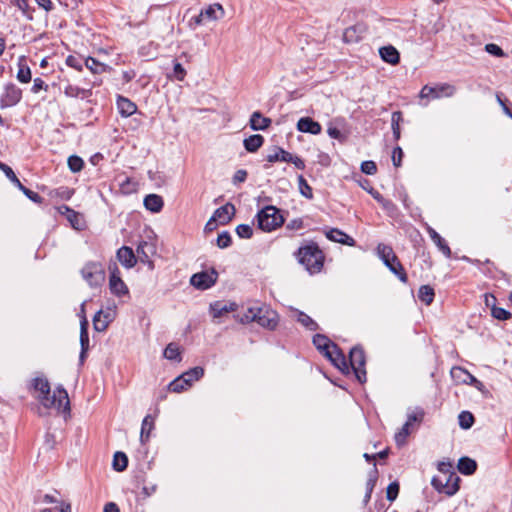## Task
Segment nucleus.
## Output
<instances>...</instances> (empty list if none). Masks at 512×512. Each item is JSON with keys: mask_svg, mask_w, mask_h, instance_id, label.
<instances>
[{"mask_svg": "<svg viewBox=\"0 0 512 512\" xmlns=\"http://www.w3.org/2000/svg\"><path fill=\"white\" fill-rule=\"evenodd\" d=\"M30 389H33L37 395L35 396L45 408L69 409V398L67 391L59 386L51 394V388L45 377H36L31 380Z\"/></svg>", "mask_w": 512, "mask_h": 512, "instance_id": "f257e3e1", "label": "nucleus"}, {"mask_svg": "<svg viewBox=\"0 0 512 512\" xmlns=\"http://www.w3.org/2000/svg\"><path fill=\"white\" fill-rule=\"evenodd\" d=\"M295 255L310 273H317L323 267L324 255L315 243L300 247Z\"/></svg>", "mask_w": 512, "mask_h": 512, "instance_id": "f03ea898", "label": "nucleus"}, {"mask_svg": "<svg viewBox=\"0 0 512 512\" xmlns=\"http://www.w3.org/2000/svg\"><path fill=\"white\" fill-rule=\"evenodd\" d=\"M257 223L259 229L265 232H271L284 223V218L275 206H266L257 213Z\"/></svg>", "mask_w": 512, "mask_h": 512, "instance_id": "7ed1b4c3", "label": "nucleus"}, {"mask_svg": "<svg viewBox=\"0 0 512 512\" xmlns=\"http://www.w3.org/2000/svg\"><path fill=\"white\" fill-rule=\"evenodd\" d=\"M348 364L350 369L353 370L357 380L360 383L366 382V358L364 350L361 347L356 346L350 350Z\"/></svg>", "mask_w": 512, "mask_h": 512, "instance_id": "20e7f679", "label": "nucleus"}, {"mask_svg": "<svg viewBox=\"0 0 512 512\" xmlns=\"http://www.w3.org/2000/svg\"><path fill=\"white\" fill-rule=\"evenodd\" d=\"M81 275L91 287H98L105 280V271L98 262L86 263L81 269Z\"/></svg>", "mask_w": 512, "mask_h": 512, "instance_id": "39448f33", "label": "nucleus"}, {"mask_svg": "<svg viewBox=\"0 0 512 512\" xmlns=\"http://www.w3.org/2000/svg\"><path fill=\"white\" fill-rule=\"evenodd\" d=\"M460 478L456 473H450L444 479L433 477L431 485L439 492L447 496H453L459 490Z\"/></svg>", "mask_w": 512, "mask_h": 512, "instance_id": "423d86ee", "label": "nucleus"}, {"mask_svg": "<svg viewBox=\"0 0 512 512\" xmlns=\"http://www.w3.org/2000/svg\"><path fill=\"white\" fill-rule=\"evenodd\" d=\"M456 92V88L448 83L439 84L435 87L425 85L420 91L421 99H438L441 97H452Z\"/></svg>", "mask_w": 512, "mask_h": 512, "instance_id": "0eeeda50", "label": "nucleus"}, {"mask_svg": "<svg viewBox=\"0 0 512 512\" xmlns=\"http://www.w3.org/2000/svg\"><path fill=\"white\" fill-rule=\"evenodd\" d=\"M109 272V288L111 293L118 297L128 294V287L121 279L120 271L115 263L109 265Z\"/></svg>", "mask_w": 512, "mask_h": 512, "instance_id": "6e6552de", "label": "nucleus"}, {"mask_svg": "<svg viewBox=\"0 0 512 512\" xmlns=\"http://www.w3.org/2000/svg\"><path fill=\"white\" fill-rule=\"evenodd\" d=\"M22 98V90L13 83H8L4 87V92L0 98V107L7 108L15 106Z\"/></svg>", "mask_w": 512, "mask_h": 512, "instance_id": "1a4fd4ad", "label": "nucleus"}, {"mask_svg": "<svg viewBox=\"0 0 512 512\" xmlns=\"http://www.w3.org/2000/svg\"><path fill=\"white\" fill-rule=\"evenodd\" d=\"M217 277L218 273L212 269L210 272L193 274L190 283L197 289L206 290L216 283Z\"/></svg>", "mask_w": 512, "mask_h": 512, "instance_id": "9d476101", "label": "nucleus"}, {"mask_svg": "<svg viewBox=\"0 0 512 512\" xmlns=\"http://www.w3.org/2000/svg\"><path fill=\"white\" fill-rule=\"evenodd\" d=\"M325 357L331 361V363L337 367L342 373L347 374L350 372V366L345 355L341 349L336 345H332L330 351H326Z\"/></svg>", "mask_w": 512, "mask_h": 512, "instance_id": "9b49d317", "label": "nucleus"}, {"mask_svg": "<svg viewBox=\"0 0 512 512\" xmlns=\"http://www.w3.org/2000/svg\"><path fill=\"white\" fill-rule=\"evenodd\" d=\"M256 322L264 328L273 330L278 324V315L268 308L256 309Z\"/></svg>", "mask_w": 512, "mask_h": 512, "instance_id": "f8f14e48", "label": "nucleus"}, {"mask_svg": "<svg viewBox=\"0 0 512 512\" xmlns=\"http://www.w3.org/2000/svg\"><path fill=\"white\" fill-rule=\"evenodd\" d=\"M114 317L115 311L112 309L98 311L93 318L94 329L98 332L105 331L108 325L114 320Z\"/></svg>", "mask_w": 512, "mask_h": 512, "instance_id": "ddd939ff", "label": "nucleus"}, {"mask_svg": "<svg viewBox=\"0 0 512 512\" xmlns=\"http://www.w3.org/2000/svg\"><path fill=\"white\" fill-rule=\"evenodd\" d=\"M136 252L139 260L144 264H148L150 269H153L154 264L150 260V255L155 253L154 245L146 241H142L137 246Z\"/></svg>", "mask_w": 512, "mask_h": 512, "instance_id": "4468645a", "label": "nucleus"}, {"mask_svg": "<svg viewBox=\"0 0 512 512\" xmlns=\"http://www.w3.org/2000/svg\"><path fill=\"white\" fill-rule=\"evenodd\" d=\"M297 129L303 133H310L312 135H318L321 133L322 127L310 117H302L297 122Z\"/></svg>", "mask_w": 512, "mask_h": 512, "instance_id": "2eb2a0df", "label": "nucleus"}, {"mask_svg": "<svg viewBox=\"0 0 512 512\" xmlns=\"http://www.w3.org/2000/svg\"><path fill=\"white\" fill-rule=\"evenodd\" d=\"M117 259L126 268H132L137 263V257L135 256L132 248L128 246H122L117 251Z\"/></svg>", "mask_w": 512, "mask_h": 512, "instance_id": "dca6fc26", "label": "nucleus"}, {"mask_svg": "<svg viewBox=\"0 0 512 512\" xmlns=\"http://www.w3.org/2000/svg\"><path fill=\"white\" fill-rule=\"evenodd\" d=\"M235 211L234 205L227 203L216 209L213 216L220 224L225 225L231 221L232 217L235 215Z\"/></svg>", "mask_w": 512, "mask_h": 512, "instance_id": "f3484780", "label": "nucleus"}, {"mask_svg": "<svg viewBox=\"0 0 512 512\" xmlns=\"http://www.w3.org/2000/svg\"><path fill=\"white\" fill-rule=\"evenodd\" d=\"M365 31V27L361 24L348 27L343 33V40L346 43H356L363 38Z\"/></svg>", "mask_w": 512, "mask_h": 512, "instance_id": "a211bd4d", "label": "nucleus"}, {"mask_svg": "<svg viewBox=\"0 0 512 512\" xmlns=\"http://www.w3.org/2000/svg\"><path fill=\"white\" fill-rule=\"evenodd\" d=\"M326 237L334 242L345 244L348 246H354L355 240L337 228H331L326 232Z\"/></svg>", "mask_w": 512, "mask_h": 512, "instance_id": "6ab92c4d", "label": "nucleus"}, {"mask_svg": "<svg viewBox=\"0 0 512 512\" xmlns=\"http://www.w3.org/2000/svg\"><path fill=\"white\" fill-rule=\"evenodd\" d=\"M380 57L383 61L391 64L396 65L400 61V54L397 51V49L391 45L381 47L379 49Z\"/></svg>", "mask_w": 512, "mask_h": 512, "instance_id": "aec40b11", "label": "nucleus"}, {"mask_svg": "<svg viewBox=\"0 0 512 512\" xmlns=\"http://www.w3.org/2000/svg\"><path fill=\"white\" fill-rule=\"evenodd\" d=\"M117 108H118L119 113L123 117H129V116L133 115L137 110L136 104L133 103L128 98L123 97V96H118Z\"/></svg>", "mask_w": 512, "mask_h": 512, "instance_id": "412c9836", "label": "nucleus"}, {"mask_svg": "<svg viewBox=\"0 0 512 512\" xmlns=\"http://www.w3.org/2000/svg\"><path fill=\"white\" fill-rule=\"evenodd\" d=\"M428 234L438 249L447 257H451V249L446 241L431 227H428Z\"/></svg>", "mask_w": 512, "mask_h": 512, "instance_id": "4be33fe9", "label": "nucleus"}, {"mask_svg": "<svg viewBox=\"0 0 512 512\" xmlns=\"http://www.w3.org/2000/svg\"><path fill=\"white\" fill-rule=\"evenodd\" d=\"M271 124V119L264 117L259 111H255L250 118V127L253 130H265Z\"/></svg>", "mask_w": 512, "mask_h": 512, "instance_id": "5701e85b", "label": "nucleus"}, {"mask_svg": "<svg viewBox=\"0 0 512 512\" xmlns=\"http://www.w3.org/2000/svg\"><path fill=\"white\" fill-rule=\"evenodd\" d=\"M164 202L161 196L149 194L144 198V206L147 210L157 213L163 208Z\"/></svg>", "mask_w": 512, "mask_h": 512, "instance_id": "b1692460", "label": "nucleus"}, {"mask_svg": "<svg viewBox=\"0 0 512 512\" xmlns=\"http://www.w3.org/2000/svg\"><path fill=\"white\" fill-rule=\"evenodd\" d=\"M313 344L315 345L316 349L324 356L326 351H330L332 349V345H336L327 336L323 334L314 335Z\"/></svg>", "mask_w": 512, "mask_h": 512, "instance_id": "393cba45", "label": "nucleus"}, {"mask_svg": "<svg viewBox=\"0 0 512 512\" xmlns=\"http://www.w3.org/2000/svg\"><path fill=\"white\" fill-rule=\"evenodd\" d=\"M224 15V10L221 4L209 5L207 8L201 10V16L208 20H218Z\"/></svg>", "mask_w": 512, "mask_h": 512, "instance_id": "a878e982", "label": "nucleus"}, {"mask_svg": "<svg viewBox=\"0 0 512 512\" xmlns=\"http://www.w3.org/2000/svg\"><path fill=\"white\" fill-rule=\"evenodd\" d=\"M154 429V418L151 415H146L142 421L140 442L145 444L149 438L151 431Z\"/></svg>", "mask_w": 512, "mask_h": 512, "instance_id": "bb28decb", "label": "nucleus"}, {"mask_svg": "<svg viewBox=\"0 0 512 512\" xmlns=\"http://www.w3.org/2000/svg\"><path fill=\"white\" fill-rule=\"evenodd\" d=\"M457 467L460 473L472 475L477 469V463L469 457H462L459 459Z\"/></svg>", "mask_w": 512, "mask_h": 512, "instance_id": "cd10ccee", "label": "nucleus"}, {"mask_svg": "<svg viewBox=\"0 0 512 512\" xmlns=\"http://www.w3.org/2000/svg\"><path fill=\"white\" fill-rule=\"evenodd\" d=\"M64 94L67 97H81V98H88L92 95L91 89H82L77 86H74L72 84H67L64 88Z\"/></svg>", "mask_w": 512, "mask_h": 512, "instance_id": "c85d7f7f", "label": "nucleus"}, {"mask_svg": "<svg viewBox=\"0 0 512 512\" xmlns=\"http://www.w3.org/2000/svg\"><path fill=\"white\" fill-rule=\"evenodd\" d=\"M264 143L263 136L254 134L244 139V147L248 152H256Z\"/></svg>", "mask_w": 512, "mask_h": 512, "instance_id": "c756f323", "label": "nucleus"}, {"mask_svg": "<svg viewBox=\"0 0 512 512\" xmlns=\"http://www.w3.org/2000/svg\"><path fill=\"white\" fill-rule=\"evenodd\" d=\"M290 160H292V154L287 152L286 150H284L281 147H275L274 153L268 154V156H267V161L270 163H274L277 161H282V162L288 163V162H290Z\"/></svg>", "mask_w": 512, "mask_h": 512, "instance_id": "7c9ffc66", "label": "nucleus"}, {"mask_svg": "<svg viewBox=\"0 0 512 512\" xmlns=\"http://www.w3.org/2000/svg\"><path fill=\"white\" fill-rule=\"evenodd\" d=\"M385 265L390 269L391 272L398 276L400 281L403 283L407 282V274L397 257L395 262L390 260L389 262L385 263Z\"/></svg>", "mask_w": 512, "mask_h": 512, "instance_id": "2f4dec72", "label": "nucleus"}, {"mask_svg": "<svg viewBox=\"0 0 512 512\" xmlns=\"http://www.w3.org/2000/svg\"><path fill=\"white\" fill-rule=\"evenodd\" d=\"M204 375V369L202 367H194L190 370L184 372L181 374V377H184L186 380V383L191 386L194 381L199 380Z\"/></svg>", "mask_w": 512, "mask_h": 512, "instance_id": "473e14b6", "label": "nucleus"}, {"mask_svg": "<svg viewBox=\"0 0 512 512\" xmlns=\"http://www.w3.org/2000/svg\"><path fill=\"white\" fill-rule=\"evenodd\" d=\"M434 289L429 285H422L418 291V297L420 301L426 305H430L434 300Z\"/></svg>", "mask_w": 512, "mask_h": 512, "instance_id": "72a5a7b5", "label": "nucleus"}, {"mask_svg": "<svg viewBox=\"0 0 512 512\" xmlns=\"http://www.w3.org/2000/svg\"><path fill=\"white\" fill-rule=\"evenodd\" d=\"M113 468L114 470L121 472L127 468L128 458L123 452H116L113 457Z\"/></svg>", "mask_w": 512, "mask_h": 512, "instance_id": "f704fd0d", "label": "nucleus"}, {"mask_svg": "<svg viewBox=\"0 0 512 512\" xmlns=\"http://www.w3.org/2000/svg\"><path fill=\"white\" fill-rule=\"evenodd\" d=\"M63 208L66 210V219L69 221L71 226L74 229H80L81 228V219L78 212L74 211L70 207L63 205Z\"/></svg>", "mask_w": 512, "mask_h": 512, "instance_id": "c9c22d12", "label": "nucleus"}, {"mask_svg": "<svg viewBox=\"0 0 512 512\" xmlns=\"http://www.w3.org/2000/svg\"><path fill=\"white\" fill-rule=\"evenodd\" d=\"M80 344L83 349L89 348L88 321L85 316L80 322Z\"/></svg>", "mask_w": 512, "mask_h": 512, "instance_id": "e433bc0d", "label": "nucleus"}, {"mask_svg": "<svg viewBox=\"0 0 512 512\" xmlns=\"http://www.w3.org/2000/svg\"><path fill=\"white\" fill-rule=\"evenodd\" d=\"M377 251L381 259L384 261V263H387L390 260L394 262L396 261V255L390 246H387L385 244H379L377 246Z\"/></svg>", "mask_w": 512, "mask_h": 512, "instance_id": "4c0bfd02", "label": "nucleus"}, {"mask_svg": "<svg viewBox=\"0 0 512 512\" xmlns=\"http://www.w3.org/2000/svg\"><path fill=\"white\" fill-rule=\"evenodd\" d=\"M10 3L17 7L19 10L22 11V13L29 19L32 20V12L34 9H32L29 5V0H10Z\"/></svg>", "mask_w": 512, "mask_h": 512, "instance_id": "58836bf2", "label": "nucleus"}, {"mask_svg": "<svg viewBox=\"0 0 512 512\" xmlns=\"http://www.w3.org/2000/svg\"><path fill=\"white\" fill-rule=\"evenodd\" d=\"M18 67L17 79L21 83H29L32 78L30 68L23 61L19 62Z\"/></svg>", "mask_w": 512, "mask_h": 512, "instance_id": "ea45409f", "label": "nucleus"}, {"mask_svg": "<svg viewBox=\"0 0 512 512\" xmlns=\"http://www.w3.org/2000/svg\"><path fill=\"white\" fill-rule=\"evenodd\" d=\"M235 309V304H231L230 306H227L225 304H222L220 302H215L214 304H211V310L213 313V316L215 318H219L225 313L229 311H233Z\"/></svg>", "mask_w": 512, "mask_h": 512, "instance_id": "a19ab883", "label": "nucleus"}, {"mask_svg": "<svg viewBox=\"0 0 512 512\" xmlns=\"http://www.w3.org/2000/svg\"><path fill=\"white\" fill-rule=\"evenodd\" d=\"M297 321L310 331H315L318 329V324L304 312L298 313Z\"/></svg>", "mask_w": 512, "mask_h": 512, "instance_id": "79ce46f5", "label": "nucleus"}, {"mask_svg": "<svg viewBox=\"0 0 512 512\" xmlns=\"http://www.w3.org/2000/svg\"><path fill=\"white\" fill-rule=\"evenodd\" d=\"M474 416L469 411H462L458 416L459 426L462 429H469L474 424Z\"/></svg>", "mask_w": 512, "mask_h": 512, "instance_id": "37998d69", "label": "nucleus"}, {"mask_svg": "<svg viewBox=\"0 0 512 512\" xmlns=\"http://www.w3.org/2000/svg\"><path fill=\"white\" fill-rule=\"evenodd\" d=\"M298 186H299V191L302 196H304L307 199L313 198L312 188L307 183L306 179L302 175L298 176Z\"/></svg>", "mask_w": 512, "mask_h": 512, "instance_id": "c03bdc74", "label": "nucleus"}, {"mask_svg": "<svg viewBox=\"0 0 512 512\" xmlns=\"http://www.w3.org/2000/svg\"><path fill=\"white\" fill-rule=\"evenodd\" d=\"M169 390L175 393H180L187 389V387H190L187 383L184 377H177L169 384Z\"/></svg>", "mask_w": 512, "mask_h": 512, "instance_id": "a18cd8bd", "label": "nucleus"}, {"mask_svg": "<svg viewBox=\"0 0 512 512\" xmlns=\"http://www.w3.org/2000/svg\"><path fill=\"white\" fill-rule=\"evenodd\" d=\"M410 426L409 423H405L395 434V442L398 446H402L406 443V439L410 434Z\"/></svg>", "mask_w": 512, "mask_h": 512, "instance_id": "49530a36", "label": "nucleus"}, {"mask_svg": "<svg viewBox=\"0 0 512 512\" xmlns=\"http://www.w3.org/2000/svg\"><path fill=\"white\" fill-rule=\"evenodd\" d=\"M186 70L182 66L181 63H179L177 60L173 62V72L169 77L174 78L178 81H183L186 77Z\"/></svg>", "mask_w": 512, "mask_h": 512, "instance_id": "de8ad7c7", "label": "nucleus"}, {"mask_svg": "<svg viewBox=\"0 0 512 512\" xmlns=\"http://www.w3.org/2000/svg\"><path fill=\"white\" fill-rule=\"evenodd\" d=\"M457 373H463L466 375L464 382H469L470 384H473L477 388H480V386H482V383L480 381H478L472 374H470L465 369L460 368V367L452 369L453 376L457 375Z\"/></svg>", "mask_w": 512, "mask_h": 512, "instance_id": "09e8293b", "label": "nucleus"}, {"mask_svg": "<svg viewBox=\"0 0 512 512\" xmlns=\"http://www.w3.org/2000/svg\"><path fill=\"white\" fill-rule=\"evenodd\" d=\"M84 166V161L81 157L77 155H72L68 158V167L69 169L76 173L82 170Z\"/></svg>", "mask_w": 512, "mask_h": 512, "instance_id": "8fccbe9b", "label": "nucleus"}, {"mask_svg": "<svg viewBox=\"0 0 512 512\" xmlns=\"http://www.w3.org/2000/svg\"><path fill=\"white\" fill-rule=\"evenodd\" d=\"M84 63L85 66L95 74L105 71V65L92 57L87 58Z\"/></svg>", "mask_w": 512, "mask_h": 512, "instance_id": "3c124183", "label": "nucleus"}, {"mask_svg": "<svg viewBox=\"0 0 512 512\" xmlns=\"http://www.w3.org/2000/svg\"><path fill=\"white\" fill-rule=\"evenodd\" d=\"M164 357L169 360H181L178 346L174 343L168 344L164 350Z\"/></svg>", "mask_w": 512, "mask_h": 512, "instance_id": "603ef678", "label": "nucleus"}, {"mask_svg": "<svg viewBox=\"0 0 512 512\" xmlns=\"http://www.w3.org/2000/svg\"><path fill=\"white\" fill-rule=\"evenodd\" d=\"M399 490H400V486H399V483L397 481H394V482L390 483L388 485L387 491H386V498H387V500L390 501V502L395 501L396 498L398 497Z\"/></svg>", "mask_w": 512, "mask_h": 512, "instance_id": "864d4df0", "label": "nucleus"}, {"mask_svg": "<svg viewBox=\"0 0 512 512\" xmlns=\"http://www.w3.org/2000/svg\"><path fill=\"white\" fill-rule=\"evenodd\" d=\"M378 479V470L374 465V468L369 472L368 479L366 481V492H373V489L377 483Z\"/></svg>", "mask_w": 512, "mask_h": 512, "instance_id": "5fc2aeb1", "label": "nucleus"}, {"mask_svg": "<svg viewBox=\"0 0 512 512\" xmlns=\"http://www.w3.org/2000/svg\"><path fill=\"white\" fill-rule=\"evenodd\" d=\"M231 235L227 231H223L217 237V246L221 249L227 248L231 245Z\"/></svg>", "mask_w": 512, "mask_h": 512, "instance_id": "6e6d98bb", "label": "nucleus"}, {"mask_svg": "<svg viewBox=\"0 0 512 512\" xmlns=\"http://www.w3.org/2000/svg\"><path fill=\"white\" fill-rule=\"evenodd\" d=\"M236 234L240 238L249 239L253 235V230L250 225L240 224L236 227Z\"/></svg>", "mask_w": 512, "mask_h": 512, "instance_id": "4d7b16f0", "label": "nucleus"}, {"mask_svg": "<svg viewBox=\"0 0 512 512\" xmlns=\"http://www.w3.org/2000/svg\"><path fill=\"white\" fill-rule=\"evenodd\" d=\"M491 315L498 320H507L511 317V313L509 311L497 306L492 309Z\"/></svg>", "mask_w": 512, "mask_h": 512, "instance_id": "13d9d810", "label": "nucleus"}, {"mask_svg": "<svg viewBox=\"0 0 512 512\" xmlns=\"http://www.w3.org/2000/svg\"><path fill=\"white\" fill-rule=\"evenodd\" d=\"M361 171L367 175H374L377 172L376 163L370 160L362 162Z\"/></svg>", "mask_w": 512, "mask_h": 512, "instance_id": "bf43d9fd", "label": "nucleus"}, {"mask_svg": "<svg viewBox=\"0 0 512 512\" xmlns=\"http://www.w3.org/2000/svg\"><path fill=\"white\" fill-rule=\"evenodd\" d=\"M241 323L256 322V309L249 308L243 316L240 317Z\"/></svg>", "mask_w": 512, "mask_h": 512, "instance_id": "052dcab7", "label": "nucleus"}, {"mask_svg": "<svg viewBox=\"0 0 512 512\" xmlns=\"http://www.w3.org/2000/svg\"><path fill=\"white\" fill-rule=\"evenodd\" d=\"M402 157H403V151H402L401 147H399V146L395 147L393 150V153H392V161H393V165L395 167L401 166Z\"/></svg>", "mask_w": 512, "mask_h": 512, "instance_id": "680f3d73", "label": "nucleus"}, {"mask_svg": "<svg viewBox=\"0 0 512 512\" xmlns=\"http://www.w3.org/2000/svg\"><path fill=\"white\" fill-rule=\"evenodd\" d=\"M485 50L491 54V55H494V56H497V57H501L504 55V52L503 50L496 44H487L485 46Z\"/></svg>", "mask_w": 512, "mask_h": 512, "instance_id": "e2e57ef3", "label": "nucleus"}, {"mask_svg": "<svg viewBox=\"0 0 512 512\" xmlns=\"http://www.w3.org/2000/svg\"><path fill=\"white\" fill-rule=\"evenodd\" d=\"M42 89L47 91L48 90V85L45 84V82L41 78H35L34 81H33V86L31 88V91L33 93H38Z\"/></svg>", "mask_w": 512, "mask_h": 512, "instance_id": "0e129e2a", "label": "nucleus"}, {"mask_svg": "<svg viewBox=\"0 0 512 512\" xmlns=\"http://www.w3.org/2000/svg\"><path fill=\"white\" fill-rule=\"evenodd\" d=\"M0 169L5 173L6 177L12 182V181H17V176L16 174L14 173V171L12 170L11 167H9L8 165L0 162Z\"/></svg>", "mask_w": 512, "mask_h": 512, "instance_id": "69168bd1", "label": "nucleus"}, {"mask_svg": "<svg viewBox=\"0 0 512 512\" xmlns=\"http://www.w3.org/2000/svg\"><path fill=\"white\" fill-rule=\"evenodd\" d=\"M402 121V113L400 111H395L391 116V126L392 130L396 128H400V122Z\"/></svg>", "mask_w": 512, "mask_h": 512, "instance_id": "338daca9", "label": "nucleus"}, {"mask_svg": "<svg viewBox=\"0 0 512 512\" xmlns=\"http://www.w3.org/2000/svg\"><path fill=\"white\" fill-rule=\"evenodd\" d=\"M246 178H247V171L244 169H239L235 172V174L233 176V183L234 184L242 183L246 180Z\"/></svg>", "mask_w": 512, "mask_h": 512, "instance_id": "774afa93", "label": "nucleus"}]
</instances>
